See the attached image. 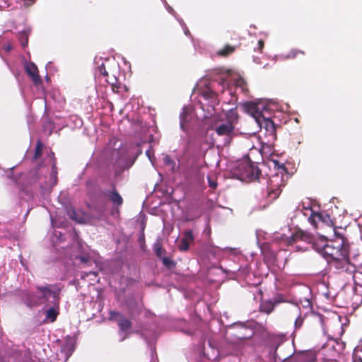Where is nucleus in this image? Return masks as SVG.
Instances as JSON below:
<instances>
[{
	"instance_id": "obj_25",
	"label": "nucleus",
	"mask_w": 362,
	"mask_h": 362,
	"mask_svg": "<svg viewBox=\"0 0 362 362\" xmlns=\"http://www.w3.org/2000/svg\"><path fill=\"white\" fill-rule=\"evenodd\" d=\"M19 40L22 47H25L28 44V35L25 31L19 33Z\"/></svg>"
},
{
	"instance_id": "obj_19",
	"label": "nucleus",
	"mask_w": 362,
	"mask_h": 362,
	"mask_svg": "<svg viewBox=\"0 0 362 362\" xmlns=\"http://www.w3.org/2000/svg\"><path fill=\"white\" fill-rule=\"evenodd\" d=\"M58 309L59 306L56 307L54 305H53L52 308L48 309L46 312V318L50 320L52 322H54L59 315Z\"/></svg>"
},
{
	"instance_id": "obj_28",
	"label": "nucleus",
	"mask_w": 362,
	"mask_h": 362,
	"mask_svg": "<svg viewBox=\"0 0 362 362\" xmlns=\"http://www.w3.org/2000/svg\"><path fill=\"white\" fill-rule=\"evenodd\" d=\"M163 264L168 268L172 269L175 266V262L173 261L170 258L163 257H162Z\"/></svg>"
},
{
	"instance_id": "obj_17",
	"label": "nucleus",
	"mask_w": 362,
	"mask_h": 362,
	"mask_svg": "<svg viewBox=\"0 0 362 362\" xmlns=\"http://www.w3.org/2000/svg\"><path fill=\"white\" fill-rule=\"evenodd\" d=\"M236 47L230 45H226L224 47L219 49L217 52L218 55L223 57H226L235 51Z\"/></svg>"
},
{
	"instance_id": "obj_40",
	"label": "nucleus",
	"mask_w": 362,
	"mask_h": 362,
	"mask_svg": "<svg viewBox=\"0 0 362 362\" xmlns=\"http://www.w3.org/2000/svg\"><path fill=\"white\" fill-rule=\"evenodd\" d=\"M52 173L54 174V177H57V172L52 170Z\"/></svg>"
},
{
	"instance_id": "obj_36",
	"label": "nucleus",
	"mask_w": 362,
	"mask_h": 362,
	"mask_svg": "<svg viewBox=\"0 0 362 362\" xmlns=\"http://www.w3.org/2000/svg\"><path fill=\"white\" fill-rule=\"evenodd\" d=\"M291 54L293 55V57H296L298 55V54H302L304 55L305 52L303 51L293 49V50H292Z\"/></svg>"
},
{
	"instance_id": "obj_15",
	"label": "nucleus",
	"mask_w": 362,
	"mask_h": 362,
	"mask_svg": "<svg viewBox=\"0 0 362 362\" xmlns=\"http://www.w3.org/2000/svg\"><path fill=\"white\" fill-rule=\"evenodd\" d=\"M329 220V215L327 214L314 213L308 218L309 222L315 228H317V221L326 222Z\"/></svg>"
},
{
	"instance_id": "obj_11",
	"label": "nucleus",
	"mask_w": 362,
	"mask_h": 362,
	"mask_svg": "<svg viewBox=\"0 0 362 362\" xmlns=\"http://www.w3.org/2000/svg\"><path fill=\"white\" fill-rule=\"evenodd\" d=\"M66 214L71 219L76 223H84L86 222V214L81 211H76L72 206L66 208Z\"/></svg>"
},
{
	"instance_id": "obj_12",
	"label": "nucleus",
	"mask_w": 362,
	"mask_h": 362,
	"mask_svg": "<svg viewBox=\"0 0 362 362\" xmlns=\"http://www.w3.org/2000/svg\"><path fill=\"white\" fill-rule=\"evenodd\" d=\"M183 235L184 237L181 240L179 250L181 252H186L189 250L190 244L194 242V238L192 230L185 231Z\"/></svg>"
},
{
	"instance_id": "obj_22",
	"label": "nucleus",
	"mask_w": 362,
	"mask_h": 362,
	"mask_svg": "<svg viewBox=\"0 0 362 362\" xmlns=\"http://www.w3.org/2000/svg\"><path fill=\"white\" fill-rule=\"evenodd\" d=\"M42 150H43V144L42 143V141L40 140H38L37 142V144L35 146V153H34L33 158V160H36L42 156Z\"/></svg>"
},
{
	"instance_id": "obj_26",
	"label": "nucleus",
	"mask_w": 362,
	"mask_h": 362,
	"mask_svg": "<svg viewBox=\"0 0 362 362\" xmlns=\"http://www.w3.org/2000/svg\"><path fill=\"white\" fill-rule=\"evenodd\" d=\"M106 81L111 85L113 91H115V88L118 89L119 88V85L117 83V79L115 76L112 77H107Z\"/></svg>"
},
{
	"instance_id": "obj_4",
	"label": "nucleus",
	"mask_w": 362,
	"mask_h": 362,
	"mask_svg": "<svg viewBox=\"0 0 362 362\" xmlns=\"http://www.w3.org/2000/svg\"><path fill=\"white\" fill-rule=\"evenodd\" d=\"M238 168L243 178L255 180L259 177L260 170L251 160L240 163Z\"/></svg>"
},
{
	"instance_id": "obj_10",
	"label": "nucleus",
	"mask_w": 362,
	"mask_h": 362,
	"mask_svg": "<svg viewBox=\"0 0 362 362\" xmlns=\"http://www.w3.org/2000/svg\"><path fill=\"white\" fill-rule=\"evenodd\" d=\"M296 362H315L316 353L313 351H304L296 354L293 358Z\"/></svg>"
},
{
	"instance_id": "obj_20",
	"label": "nucleus",
	"mask_w": 362,
	"mask_h": 362,
	"mask_svg": "<svg viewBox=\"0 0 362 362\" xmlns=\"http://www.w3.org/2000/svg\"><path fill=\"white\" fill-rule=\"evenodd\" d=\"M118 325L121 331L126 332L131 328L132 322L129 319L121 317L119 320Z\"/></svg>"
},
{
	"instance_id": "obj_1",
	"label": "nucleus",
	"mask_w": 362,
	"mask_h": 362,
	"mask_svg": "<svg viewBox=\"0 0 362 362\" xmlns=\"http://www.w3.org/2000/svg\"><path fill=\"white\" fill-rule=\"evenodd\" d=\"M334 238L329 240L325 247V257L327 264L338 272L351 273L355 267L350 262V245L348 239L334 228Z\"/></svg>"
},
{
	"instance_id": "obj_9",
	"label": "nucleus",
	"mask_w": 362,
	"mask_h": 362,
	"mask_svg": "<svg viewBox=\"0 0 362 362\" xmlns=\"http://www.w3.org/2000/svg\"><path fill=\"white\" fill-rule=\"evenodd\" d=\"M329 241V240H327L324 235L314 237V241L311 243L312 247L325 257V247L328 245Z\"/></svg>"
},
{
	"instance_id": "obj_29",
	"label": "nucleus",
	"mask_w": 362,
	"mask_h": 362,
	"mask_svg": "<svg viewBox=\"0 0 362 362\" xmlns=\"http://www.w3.org/2000/svg\"><path fill=\"white\" fill-rule=\"evenodd\" d=\"M97 71L99 75H102L105 77L109 76L108 72L106 71L105 64L103 63L98 67Z\"/></svg>"
},
{
	"instance_id": "obj_21",
	"label": "nucleus",
	"mask_w": 362,
	"mask_h": 362,
	"mask_svg": "<svg viewBox=\"0 0 362 362\" xmlns=\"http://www.w3.org/2000/svg\"><path fill=\"white\" fill-rule=\"evenodd\" d=\"M91 211L93 212H96L97 214L94 216L98 220H100L102 218V217L105 214V208L104 206H93L90 207Z\"/></svg>"
},
{
	"instance_id": "obj_16",
	"label": "nucleus",
	"mask_w": 362,
	"mask_h": 362,
	"mask_svg": "<svg viewBox=\"0 0 362 362\" xmlns=\"http://www.w3.org/2000/svg\"><path fill=\"white\" fill-rule=\"evenodd\" d=\"M258 123L259 124L260 127L264 128L269 134L273 135L274 134H275V124L271 119L263 117L262 121L261 122L259 120V122Z\"/></svg>"
},
{
	"instance_id": "obj_13",
	"label": "nucleus",
	"mask_w": 362,
	"mask_h": 362,
	"mask_svg": "<svg viewBox=\"0 0 362 362\" xmlns=\"http://www.w3.org/2000/svg\"><path fill=\"white\" fill-rule=\"evenodd\" d=\"M244 107L245 111L255 118L257 122H259L262 115L259 109L258 105L254 102H247L245 104Z\"/></svg>"
},
{
	"instance_id": "obj_27",
	"label": "nucleus",
	"mask_w": 362,
	"mask_h": 362,
	"mask_svg": "<svg viewBox=\"0 0 362 362\" xmlns=\"http://www.w3.org/2000/svg\"><path fill=\"white\" fill-rule=\"evenodd\" d=\"M187 117V113L185 111H183L180 115V126L181 129L183 130L184 132H187V128L185 127Z\"/></svg>"
},
{
	"instance_id": "obj_35",
	"label": "nucleus",
	"mask_w": 362,
	"mask_h": 362,
	"mask_svg": "<svg viewBox=\"0 0 362 362\" xmlns=\"http://www.w3.org/2000/svg\"><path fill=\"white\" fill-rule=\"evenodd\" d=\"M66 350H68V351L70 352L69 354H71V352L74 351V346L71 344H69L66 343V344H65L63 347V351H66Z\"/></svg>"
},
{
	"instance_id": "obj_41",
	"label": "nucleus",
	"mask_w": 362,
	"mask_h": 362,
	"mask_svg": "<svg viewBox=\"0 0 362 362\" xmlns=\"http://www.w3.org/2000/svg\"><path fill=\"white\" fill-rule=\"evenodd\" d=\"M358 257H359V255H356V257H354V259H357Z\"/></svg>"
},
{
	"instance_id": "obj_23",
	"label": "nucleus",
	"mask_w": 362,
	"mask_h": 362,
	"mask_svg": "<svg viewBox=\"0 0 362 362\" xmlns=\"http://www.w3.org/2000/svg\"><path fill=\"white\" fill-rule=\"evenodd\" d=\"M154 252L160 259H162L163 255L166 253V250L163 247L160 243H157L154 245Z\"/></svg>"
},
{
	"instance_id": "obj_14",
	"label": "nucleus",
	"mask_w": 362,
	"mask_h": 362,
	"mask_svg": "<svg viewBox=\"0 0 362 362\" xmlns=\"http://www.w3.org/2000/svg\"><path fill=\"white\" fill-rule=\"evenodd\" d=\"M216 132L219 136H230L233 131L234 127L230 122H226L224 124H221L216 127Z\"/></svg>"
},
{
	"instance_id": "obj_7",
	"label": "nucleus",
	"mask_w": 362,
	"mask_h": 362,
	"mask_svg": "<svg viewBox=\"0 0 362 362\" xmlns=\"http://www.w3.org/2000/svg\"><path fill=\"white\" fill-rule=\"evenodd\" d=\"M314 237L315 236L311 233L298 228L290 237L288 243L289 244H292L296 240H301L311 244V243L314 241Z\"/></svg>"
},
{
	"instance_id": "obj_3",
	"label": "nucleus",
	"mask_w": 362,
	"mask_h": 362,
	"mask_svg": "<svg viewBox=\"0 0 362 362\" xmlns=\"http://www.w3.org/2000/svg\"><path fill=\"white\" fill-rule=\"evenodd\" d=\"M282 174H275L271 176L268 181L267 196L270 201L276 199L281 193V187L285 185Z\"/></svg>"
},
{
	"instance_id": "obj_2",
	"label": "nucleus",
	"mask_w": 362,
	"mask_h": 362,
	"mask_svg": "<svg viewBox=\"0 0 362 362\" xmlns=\"http://www.w3.org/2000/svg\"><path fill=\"white\" fill-rule=\"evenodd\" d=\"M273 356L276 362H283L289 358L293 351L290 343L284 336H275L271 339Z\"/></svg>"
},
{
	"instance_id": "obj_18",
	"label": "nucleus",
	"mask_w": 362,
	"mask_h": 362,
	"mask_svg": "<svg viewBox=\"0 0 362 362\" xmlns=\"http://www.w3.org/2000/svg\"><path fill=\"white\" fill-rule=\"evenodd\" d=\"M274 308V304L270 300L262 302L259 306L260 312L267 314L271 313L273 311Z\"/></svg>"
},
{
	"instance_id": "obj_33",
	"label": "nucleus",
	"mask_w": 362,
	"mask_h": 362,
	"mask_svg": "<svg viewBox=\"0 0 362 362\" xmlns=\"http://www.w3.org/2000/svg\"><path fill=\"white\" fill-rule=\"evenodd\" d=\"M164 163L168 165H172L173 168L175 165V161H173L169 156H166L164 158Z\"/></svg>"
},
{
	"instance_id": "obj_34",
	"label": "nucleus",
	"mask_w": 362,
	"mask_h": 362,
	"mask_svg": "<svg viewBox=\"0 0 362 362\" xmlns=\"http://www.w3.org/2000/svg\"><path fill=\"white\" fill-rule=\"evenodd\" d=\"M264 47V42L262 40H258V42H257V47L255 48V50H258L259 52H262Z\"/></svg>"
},
{
	"instance_id": "obj_5",
	"label": "nucleus",
	"mask_w": 362,
	"mask_h": 362,
	"mask_svg": "<svg viewBox=\"0 0 362 362\" xmlns=\"http://www.w3.org/2000/svg\"><path fill=\"white\" fill-rule=\"evenodd\" d=\"M102 194L108 199V200L112 204L114 209L119 213V208L123 205L124 199L118 192L116 185L115 183H112L110 188L103 191Z\"/></svg>"
},
{
	"instance_id": "obj_31",
	"label": "nucleus",
	"mask_w": 362,
	"mask_h": 362,
	"mask_svg": "<svg viewBox=\"0 0 362 362\" xmlns=\"http://www.w3.org/2000/svg\"><path fill=\"white\" fill-rule=\"evenodd\" d=\"M304 319L301 316H298L295 320V327L296 329H299L302 327L303 324Z\"/></svg>"
},
{
	"instance_id": "obj_8",
	"label": "nucleus",
	"mask_w": 362,
	"mask_h": 362,
	"mask_svg": "<svg viewBox=\"0 0 362 362\" xmlns=\"http://www.w3.org/2000/svg\"><path fill=\"white\" fill-rule=\"evenodd\" d=\"M25 71L36 86H40L42 83V78L39 75L38 69L33 62L26 64Z\"/></svg>"
},
{
	"instance_id": "obj_32",
	"label": "nucleus",
	"mask_w": 362,
	"mask_h": 362,
	"mask_svg": "<svg viewBox=\"0 0 362 362\" xmlns=\"http://www.w3.org/2000/svg\"><path fill=\"white\" fill-rule=\"evenodd\" d=\"M209 186L212 189H216L217 187V182L215 180H214L211 177H207Z\"/></svg>"
},
{
	"instance_id": "obj_30",
	"label": "nucleus",
	"mask_w": 362,
	"mask_h": 362,
	"mask_svg": "<svg viewBox=\"0 0 362 362\" xmlns=\"http://www.w3.org/2000/svg\"><path fill=\"white\" fill-rule=\"evenodd\" d=\"M203 95L205 98L216 100L217 94L211 90H208L204 92Z\"/></svg>"
},
{
	"instance_id": "obj_24",
	"label": "nucleus",
	"mask_w": 362,
	"mask_h": 362,
	"mask_svg": "<svg viewBox=\"0 0 362 362\" xmlns=\"http://www.w3.org/2000/svg\"><path fill=\"white\" fill-rule=\"evenodd\" d=\"M354 358L356 361L362 362V344L354 349Z\"/></svg>"
},
{
	"instance_id": "obj_38",
	"label": "nucleus",
	"mask_w": 362,
	"mask_h": 362,
	"mask_svg": "<svg viewBox=\"0 0 362 362\" xmlns=\"http://www.w3.org/2000/svg\"><path fill=\"white\" fill-rule=\"evenodd\" d=\"M110 313L111 317H113L115 316H119L120 315L118 312H115V311H111Z\"/></svg>"
},
{
	"instance_id": "obj_37",
	"label": "nucleus",
	"mask_w": 362,
	"mask_h": 362,
	"mask_svg": "<svg viewBox=\"0 0 362 362\" xmlns=\"http://www.w3.org/2000/svg\"><path fill=\"white\" fill-rule=\"evenodd\" d=\"M78 259L83 263H87L89 261L88 257H84V256H81V257H78Z\"/></svg>"
},
{
	"instance_id": "obj_6",
	"label": "nucleus",
	"mask_w": 362,
	"mask_h": 362,
	"mask_svg": "<svg viewBox=\"0 0 362 362\" xmlns=\"http://www.w3.org/2000/svg\"><path fill=\"white\" fill-rule=\"evenodd\" d=\"M51 287V285L37 286H36V288L40 293V298L41 299L47 301L49 296H52V300L51 301V303H52L53 305L58 307L59 306L60 302V289L52 290Z\"/></svg>"
},
{
	"instance_id": "obj_39",
	"label": "nucleus",
	"mask_w": 362,
	"mask_h": 362,
	"mask_svg": "<svg viewBox=\"0 0 362 362\" xmlns=\"http://www.w3.org/2000/svg\"><path fill=\"white\" fill-rule=\"evenodd\" d=\"M322 362H337L335 360L324 359Z\"/></svg>"
}]
</instances>
